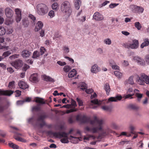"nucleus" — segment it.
<instances>
[{
	"mask_svg": "<svg viewBox=\"0 0 149 149\" xmlns=\"http://www.w3.org/2000/svg\"><path fill=\"white\" fill-rule=\"evenodd\" d=\"M81 121L83 123L89 122L93 125L92 128L88 126L85 127V130L87 131L95 133L101 131L102 129L104 120L102 119H98L96 116H95L93 120H90L89 118L84 116L82 118Z\"/></svg>",
	"mask_w": 149,
	"mask_h": 149,
	"instance_id": "1",
	"label": "nucleus"
},
{
	"mask_svg": "<svg viewBox=\"0 0 149 149\" xmlns=\"http://www.w3.org/2000/svg\"><path fill=\"white\" fill-rule=\"evenodd\" d=\"M73 131L72 129H70L68 133H66L65 132H53L52 131H49L47 132V133L50 135H53L56 138L59 139H61V141L63 143H69L68 139L70 140H72V142L74 143H77L79 141L78 137H77L72 136L71 135L68 137V135L70 134Z\"/></svg>",
	"mask_w": 149,
	"mask_h": 149,
	"instance_id": "2",
	"label": "nucleus"
},
{
	"mask_svg": "<svg viewBox=\"0 0 149 149\" xmlns=\"http://www.w3.org/2000/svg\"><path fill=\"white\" fill-rule=\"evenodd\" d=\"M61 9L68 17L70 16L72 13L70 3L68 1H65L62 3L61 6Z\"/></svg>",
	"mask_w": 149,
	"mask_h": 149,
	"instance_id": "3",
	"label": "nucleus"
},
{
	"mask_svg": "<svg viewBox=\"0 0 149 149\" xmlns=\"http://www.w3.org/2000/svg\"><path fill=\"white\" fill-rule=\"evenodd\" d=\"M139 45V42L138 40L134 39L132 40V42L128 41L124 43L123 46L125 48L128 49H137Z\"/></svg>",
	"mask_w": 149,
	"mask_h": 149,
	"instance_id": "4",
	"label": "nucleus"
},
{
	"mask_svg": "<svg viewBox=\"0 0 149 149\" xmlns=\"http://www.w3.org/2000/svg\"><path fill=\"white\" fill-rule=\"evenodd\" d=\"M48 12V8L45 4L41 3L37 6V12L40 15H43L46 14Z\"/></svg>",
	"mask_w": 149,
	"mask_h": 149,
	"instance_id": "5",
	"label": "nucleus"
},
{
	"mask_svg": "<svg viewBox=\"0 0 149 149\" xmlns=\"http://www.w3.org/2000/svg\"><path fill=\"white\" fill-rule=\"evenodd\" d=\"M11 65L15 68L16 69H19L23 65V62L22 60L18 59L10 63Z\"/></svg>",
	"mask_w": 149,
	"mask_h": 149,
	"instance_id": "6",
	"label": "nucleus"
},
{
	"mask_svg": "<svg viewBox=\"0 0 149 149\" xmlns=\"http://www.w3.org/2000/svg\"><path fill=\"white\" fill-rule=\"evenodd\" d=\"M15 11L16 14V20L17 22H18L22 19V11L20 9L17 8L15 9Z\"/></svg>",
	"mask_w": 149,
	"mask_h": 149,
	"instance_id": "7",
	"label": "nucleus"
},
{
	"mask_svg": "<svg viewBox=\"0 0 149 149\" xmlns=\"http://www.w3.org/2000/svg\"><path fill=\"white\" fill-rule=\"evenodd\" d=\"M93 18L96 20L100 21L103 19L102 15L97 12H96L93 15Z\"/></svg>",
	"mask_w": 149,
	"mask_h": 149,
	"instance_id": "8",
	"label": "nucleus"
},
{
	"mask_svg": "<svg viewBox=\"0 0 149 149\" xmlns=\"http://www.w3.org/2000/svg\"><path fill=\"white\" fill-rule=\"evenodd\" d=\"M122 98V97L120 95H117L115 97H111L108 99L107 103L110 102H116L120 100Z\"/></svg>",
	"mask_w": 149,
	"mask_h": 149,
	"instance_id": "9",
	"label": "nucleus"
},
{
	"mask_svg": "<svg viewBox=\"0 0 149 149\" xmlns=\"http://www.w3.org/2000/svg\"><path fill=\"white\" fill-rule=\"evenodd\" d=\"M5 12L6 17L8 18L11 17L13 16V12L12 10L9 8H6Z\"/></svg>",
	"mask_w": 149,
	"mask_h": 149,
	"instance_id": "10",
	"label": "nucleus"
},
{
	"mask_svg": "<svg viewBox=\"0 0 149 149\" xmlns=\"http://www.w3.org/2000/svg\"><path fill=\"white\" fill-rule=\"evenodd\" d=\"M14 93V91L11 90L2 91L0 89V96L6 95L10 96Z\"/></svg>",
	"mask_w": 149,
	"mask_h": 149,
	"instance_id": "11",
	"label": "nucleus"
},
{
	"mask_svg": "<svg viewBox=\"0 0 149 149\" xmlns=\"http://www.w3.org/2000/svg\"><path fill=\"white\" fill-rule=\"evenodd\" d=\"M31 54V52L29 51L24 49L23 50L21 53V55L23 58H28Z\"/></svg>",
	"mask_w": 149,
	"mask_h": 149,
	"instance_id": "12",
	"label": "nucleus"
},
{
	"mask_svg": "<svg viewBox=\"0 0 149 149\" xmlns=\"http://www.w3.org/2000/svg\"><path fill=\"white\" fill-rule=\"evenodd\" d=\"M18 85L20 88L23 89H25L28 88V86L26 83L24 81H20L18 83Z\"/></svg>",
	"mask_w": 149,
	"mask_h": 149,
	"instance_id": "13",
	"label": "nucleus"
},
{
	"mask_svg": "<svg viewBox=\"0 0 149 149\" xmlns=\"http://www.w3.org/2000/svg\"><path fill=\"white\" fill-rule=\"evenodd\" d=\"M134 59L141 65H145V62L144 60L138 56L134 57Z\"/></svg>",
	"mask_w": 149,
	"mask_h": 149,
	"instance_id": "14",
	"label": "nucleus"
},
{
	"mask_svg": "<svg viewBox=\"0 0 149 149\" xmlns=\"http://www.w3.org/2000/svg\"><path fill=\"white\" fill-rule=\"evenodd\" d=\"M43 25V23L40 21H39L36 23V25L35 28V31H38L41 29Z\"/></svg>",
	"mask_w": 149,
	"mask_h": 149,
	"instance_id": "15",
	"label": "nucleus"
},
{
	"mask_svg": "<svg viewBox=\"0 0 149 149\" xmlns=\"http://www.w3.org/2000/svg\"><path fill=\"white\" fill-rule=\"evenodd\" d=\"M74 6L77 10H79L81 5V1L80 0H74Z\"/></svg>",
	"mask_w": 149,
	"mask_h": 149,
	"instance_id": "16",
	"label": "nucleus"
},
{
	"mask_svg": "<svg viewBox=\"0 0 149 149\" xmlns=\"http://www.w3.org/2000/svg\"><path fill=\"white\" fill-rule=\"evenodd\" d=\"M142 74H141V77L138 76L136 81L139 84L143 85L145 84V80L144 79L142 78Z\"/></svg>",
	"mask_w": 149,
	"mask_h": 149,
	"instance_id": "17",
	"label": "nucleus"
},
{
	"mask_svg": "<svg viewBox=\"0 0 149 149\" xmlns=\"http://www.w3.org/2000/svg\"><path fill=\"white\" fill-rule=\"evenodd\" d=\"M104 89L106 92L107 95H109L110 92V86L108 83H106L104 85Z\"/></svg>",
	"mask_w": 149,
	"mask_h": 149,
	"instance_id": "18",
	"label": "nucleus"
},
{
	"mask_svg": "<svg viewBox=\"0 0 149 149\" xmlns=\"http://www.w3.org/2000/svg\"><path fill=\"white\" fill-rule=\"evenodd\" d=\"M35 102L37 103H39L40 104H44L45 102L44 100L42 98L39 97H36L35 100Z\"/></svg>",
	"mask_w": 149,
	"mask_h": 149,
	"instance_id": "19",
	"label": "nucleus"
},
{
	"mask_svg": "<svg viewBox=\"0 0 149 149\" xmlns=\"http://www.w3.org/2000/svg\"><path fill=\"white\" fill-rule=\"evenodd\" d=\"M99 70L97 64H95L93 65L91 69V72L94 73H96L97 72L99 71Z\"/></svg>",
	"mask_w": 149,
	"mask_h": 149,
	"instance_id": "20",
	"label": "nucleus"
},
{
	"mask_svg": "<svg viewBox=\"0 0 149 149\" xmlns=\"http://www.w3.org/2000/svg\"><path fill=\"white\" fill-rule=\"evenodd\" d=\"M30 79L31 81L33 83H36L38 81L37 76L36 74H33L31 75Z\"/></svg>",
	"mask_w": 149,
	"mask_h": 149,
	"instance_id": "21",
	"label": "nucleus"
},
{
	"mask_svg": "<svg viewBox=\"0 0 149 149\" xmlns=\"http://www.w3.org/2000/svg\"><path fill=\"white\" fill-rule=\"evenodd\" d=\"M43 78L45 81H48L49 82H54V80L51 77L48 76H47L46 75L43 76Z\"/></svg>",
	"mask_w": 149,
	"mask_h": 149,
	"instance_id": "22",
	"label": "nucleus"
},
{
	"mask_svg": "<svg viewBox=\"0 0 149 149\" xmlns=\"http://www.w3.org/2000/svg\"><path fill=\"white\" fill-rule=\"evenodd\" d=\"M142 78L144 79L145 83L149 84V76H148L144 74H142Z\"/></svg>",
	"mask_w": 149,
	"mask_h": 149,
	"instance_id": "23",
	"label": "nucleus"
},
{
	"mask_svg": "<svg viewBox=\"0 0 149 149\" xmlns=\"http://www.w3.org/2000/svg\"><path fill=\"white\" fill-rule=\"evenodd\" d=\"M149 45V41L148 38H146L144 40V41L142 43L141 45V47L143 48L144 47L148 46Z\"/></svg>",
	"mask_w": 149,
	"mask_h": 149,
	"instance_id": "24",
	"label": "nucleus"
},
{
	"mask_svg": "<svg viewBox=\"0 0 149 149\" xmlns=\"http://www.w3.org/2000/svg\"><path fill=\"white\" fill-rule=\"evenodd\" d=\"M76 74V71L75 69H73L68 74V77L69 78L74 77Z\"/></svg>",
	"mask_w": 149,
	"mask_h": 149,
	"instance_id": "25",
	"label": "nucleus"
},
{
	"mask_svg": "<svg viewBox=\"0 0 149 149\" xmlns=\"http://www.w3.org/2000/svg\"><path fill=\"white\" fill-rule=\"evenodd\" d=\"M129 109L133 110H137L139 108V107L135 104H131L128 106Z\"/></svg>",
	"mask_w": 149,
	"mask_h": 149,
	"instance_id": "26",
	"label": "nucleus"
},
{
	"mask_svg": "<svg viewBox=\"0 0 149 149\" xmlns=\"http://www.w3.org/2000/svg\"><path fill=\"white\" fill-rule=\"evenodd\" d=\"M40 56V52L37 51H35L33 53L32 58H33L36 59L39 57Z\"/></svg>",
	"mask_w": 149,
	"mask_h": 149,
	"instance_id": "27",
	"label": "nucleus"
},
{
	"mask_svg": "<svg viewBox=\"0 0 149 149\" xmlns=\"http://www.w3.org/2000/svg\"><path fill=\"white\" fill-rule=\"evenodd\" d=\"M8 145L10 147L14 149H18L19 148V146H18L10 142L8 143Z\"/></svg>",
	"mask_w": 149,
	"mask_h": 149,
	"instance_id": "28",
	"label": "nucleus"
},
{
	"mask_svg": "<svg viewBox=\"0 0 149 149\" xmlns=\"http://www.w3.org/2000/svg\"><path fill=\"white\" fill-rule=\"evenodd\" d=\"M45 114H43L37 118V120L38 121H43L45 118L47 117Z\"/></svg>",
	"mask_w": 149,
	"mask_h": 149,
	"instance_id": "29",
	"label": "nucleus"
},
{
	"mask_svg": "<svg viewBox=\"0 0 149 149\" xmlns=\"http://www.w3.org/2000/svg\"><path fill=\"white\" fill-rule=\"evenodd\" d=\"M15 81H14L10 82L8 85V87L10 89H13L15 88Z\"/></svg>",
	"mask_w": 149,
	"mask_h": 149,
	"instance_id": "30",
	"label": "nucleus"
},
{
	"mask_svg": "<svg viewBox=\"0 0 149 149\" xmlns=\"http://www.w3.org/2000/svg\"><path fill=\"white\" fill-rule=\"evenodd\" d=\"M69 104L70 105V108L75 109L77 106L76 102L73 99L71 100V104Z\"/></svg>",
	"mask_w": 149,
	"mask_h": 149,
	"instance_id": "31",
	"label": "nucleus"
},
{
	"mask_svg": "<svg viewBox=\"0 0 149 149\" xmlns=\"http://www.w3.org/2000/svg\"><path fill=\"white\" fill-rule=\"evenodd\" d=\"M137 7V6L131 5L130 6V8L133 12L135 13L136 12Z\"/></svg>",
	"mask_w": 149,
	"mask_h": 149,
	"instance_id": "32",
	"label": "nucleus"
},
{
	"mask_svg": "<svg viewBox=\"0 0 149 149\" xmlns=\"http://www.w3.org/2000/svg\"><path fill=\"white\" fill-rule=\"evenodd\" d=\"M144 11V8L141 6H138L137 7L136 13H142Z\"/></svg>",
	"mask_w": 149,
	"mask_h": 149,
	"instance_id": "33",
	"label": "nucleus"
},
{
	"mask_svg": "<svg viewBox=\"0 0 149 149\" xmlns=\"http://www.w3.org/2000/svg\"><path fill=\"white\" fill-rule=\"evenodd\" d=\"M14 138L16 140L22 142H26V140L24 139H23L21 137H19L18 136H15Z\"/></svg>",
	"mask_w": 149,
	"mask_h": 149,
	"instance_id": "34",
	"label": "nucleus"
},
{
	"mask_svg": "<svg viewBox=\"0 0 149 149\" xmlns=\"http://www.w3.org/2000/svg\"><path fill=\"white\" fill-rule=\"evenodd\" d=\"M110 133H113L115 134L116 135H118V134L116 133L114 131H113L111 129L108 128L106 130L105 134H107Z\"/></svg>",
	"mask_w": 149,
	"mask_h": 149,
	"instance_id": "35",
	"label": "nucleus"
},
{
	"mask_svg": "<svg viewBox=\"0 0 149 149\" xmlns=\"http://www.w3.org/2000/svg\"><path fill=\"white\" fill-rule=\"evenodd\" d=\"M81 86V89L83 90H84L87 88V85L84 82H82L80 84Z\"/></svg>",
	"mask_w": 149,
	"mask_h": 149,
	"instance_id": "36",
	"label": "nucleus"
},
{
	"mask_svg": "<svg viewBox=\"0 0 149 149\" xmlns=\"http://www.w3.org/2000/svg\"><path fill=\"white\" fill-rule=\"evenodd\" d=\"M134 26L138 30H140L142 27L141 24L139 22H136L134 23Z\"/></svg>",
	"mask_w": 149,
	"mask_h": 149,
	"instance_id": "37",
	"label": "nucleus"
},
{
	"mask_svg": "<svg viewBox=\"0 0 149 149\" xmlns=\"http://www.w3.org/2000/svg\"><path fill=\"white\" fill-rule=\"evenodd\" d=\"M134 76H132L130 77L128 79V82L130 84L132 85L134 84L133 80Z\"/></svg>",
	"mask_w": 149,
	"mask_h": 149,
	"instance_id": "38",
	"label": "nucleus"
},
{
	"mask_svg": "<svg viewBox=\"0 0 149 149\" xmlns=\"http://www.w3.org/2000/svg\"><path fill=\"white\" fill-rule=\"evenodd\" d=\"M135 96L137 97V100L138 101L140 102L141 98L143 97V95L141 94L136 93H135Z\"/></svg>",
	"mask_w": 149,
	"mask_h": 149,
	"instance_id": "39",
	"label": "nucleus"
},
{
	"mask_svg": "<svg viewBox=\"0 0 149 149\" xmlns=\"http://www.w3.org/2000/svg\"><path fill=\"white\" fill-rule=\"evenodd\" d=\"M101 108L103 110L106 111H109L111 110L110 107L108 106H104L102 107Z\"/></svg>",
	"mask_w": 149,
	"mask_h": 149,
	"instance_id": "40",
	"label": "nucleus"
},
{
	"mask_svg": "<svg viewBox=\"0 0 149 149\" xmlns=\"http://www.w3.org/2000/svg\"><path fill=\"white\" fill-rule=\"evenodd\" d=\"M6 33L5 28L3 26H0V36L4 35Z\"/></svg>",
	"mask_w": 149,
	"mask_h": 149,
	"instance_id": "41",
	"label": "nucleus"
},
{
	"mask_svg": "<svg viewBox=\"0 0 149 149\" xmlns=\"http://www.w3.org/2000/svg\"><path fill=\"white\" fill-rule=\"evenodd\" d=\"M129 128L130 130V133L131 134H136V132H135L134 131V130L135 129V127L134 126H133L132 125H130L129 127Z\"/></svg>",
	"mask_w": 149,
	"mask_h": 149,
	"instance_id": "42",
	"label": "nucleus"
},
{
	"mask_svg": "<svg viewBox=\"0 0 149 149\" xmlns=\"http://www.w3.org/2000/svg\"><path fill=\"white\" fill-rule=\"evenodd\" d=\"M71 69L70 67L68 65H65L63 68V70L66 72H68Z\"/></svg>",
	"mask_w": 149,
	"mask_h": 149,
	"instance_id": "43",
	"label": "nucleus"
},
{
	"mask_svg": "<svg viewBox=\"0 0 149 149\" xmlns=\"http://www.w3.org/2000/svg\"><path fill=\"white\" fill-rule=\"evenodd\" d=\"M114 73L115 75L118 78H121L122 76V73L118 71H115Z\"/></svg>",
	"mask_w": 149,
	"mask_h": 149,
	"instance_id": "44",
	"label": "nucleus"
},
{
	"mask_svg": "<svg viewBox=\"0 0 149 149\" xmlns=\"http://www.w3.org/2000/svg\"><path fill=\"white\" fill-rule=\"evenodd\" d=\"M104 42L107 45H110L111 44V41L110 39L107 38L104 40Z\"/></svg>",
	"mask_w": 149,
	"mask_h": 149,
	"instance_id": "45",
	"label": "nucleus"
},
{
	"mask_svg": "<svg viewBox=\"0 0 149 149\" xmlns=\"http://www.w3.org/2000/svg\"><path fill=\"white\" fill-rule=\"evenodd\" d=\"M10 113V112H9L7 114H4L3 115V116L7 118V119L8 120H9L10 119H13V118L11 116H10L9 115V114Z\"/></svg>",
	"mask_w": 149,
	"mask_h": 149,
	"instance_id": "46",
	"label": "nucleus"
},
{
	"mask_svg": "<svg viewBox=\"0 0 149 149\" xmlns=\"http://www.w3.org/2000/svg\"><path fill=\"white\" fill-rule=\"evenodd\" d=\"M111 127L114 129H116L118 128V126L114 122H112L111 123Z\"/></svg>",
	"mask_w": 149,
	"mask_h": 149,
	"instance_id": "47",
	"label": "nucleus"
},
{
	"mask_svg": "<svg viewBox=\"0 0 149 149\" xmlns=\"http://www.w3.org/2000/svg\"><path fill=\"white\" fill-rule=\"evenodd\" d=\"M11 51H8L5 52L3 54V56H4V57H6L11 54Z\"/></svg>",
	"mask_w": 149,
	"mask_h": 149,
	"instance_id": "48",
	"label": "nucleus"
},
{
	"mask_svg": "<svg viewBox=\"0 0 149 149\" xmlns=\"http://www.w3.org/2000/svg\"><path fill=\"white\" fill-rule=\"evenodd\" d=\"M53 9L56 10L58 9V4L57 3H54L52 5Z\"/></svg>",
	"mask_w": 149,
	"mask_h": 149,
	"instance_id": "49",
	"label": "nucleus"
},
{
	"mask_svg": "<svg viewBox=\"0 0 149 149\" xmlns=\"http://www.w3.org/2000/svg\"><path fill=\"white\" fill-rule=\"evenodd\" d=\"M23 24L25 27H27L29 24V22L25 19H23L22 20Z\"/></svg>",
	"mask_w": 149,
	"mask_h": 149,
	"instance_id": "50",
	"label": "nucleus"
},
{
	"mask_svg": "<svg viewBox=\"0 0 149 149\" xmlns=\"http://www.w3.org/2000/svg\"><path fill=\"white\" fill-rule=\"evenodd\" d=\"M93 104H99V102L97 99H95L93 100H91V103L90 104H91V105H92Z\"/></svg>",
	"mask_w": 149,
	"mask_h": 149,
	"instance_id": "51",
	"label": "nucleus"
},
{
	"mask_svg": "<svg viewBox=\"0 0 149 149\" xmlns=\"http://www.w3.org/2000/svg\"><path fill=\"white\" fill-rule=\"evenodd\" d=\"M76 100L79 106H82L83 105V102L82 100L78 98H77Z\"/></svg>",
	"mask_w": 149,
	"mask_h": 149,
	"instance_id": "52",
	"label": "nucleus"
},
{
	"mask_svg": "<svg viewBox=\"0 0 149 149\" xmlns=\"http://www.w3.org/2000/svg\"><path fill=\"white\" fill-rule=\"evenodd\" d=\"M19 54H14L10 56L9 58L13 60L16 58H18L19 57Z\"/></svg>",
	"mask_w": 149,
	"mask_h": 149,
	"instance_id": "53",
	"label": "nucleus"
},
{
	"mask_svg": "<svg viewBox=\"0 0 149 149\" xmlns=\"http://www.w3.org/2000/svg\"><path fill=\"white\" fill-rule=\"evenodd\" d=\"M30 66L26 64H25L22 68V70L24 71H26L29 68Z\"/></svg>",
	"mask_w": 149,
	"mask_h": 149,
	"instance_id": "54",
	"label": "nucleus"
},
{
	"mask_svg": "<svg viewBox=\"0 0 149 149\" xmlns=\"http://www.w3.org/2000/svg\"><path fill=\"white\" fill-rule=\"evenodd\" d=\"M32 110L36 111H38L40 110V107L39 106H35L33 107Z\"/></svg>",
	"mask_w": 149,
	"mask_h": 149,
	"instance_id": "55",
	"label": "nucleus"
},
{
	"mask_svg": "<svg viewBox=\"0 0 149 149\" xmlns=\"http://www.w3.org/2000/svg\"><path fill=\"white\" fill-rule=\"evenodd\" d=\"M77 111V109H72L70 110H67L66 111V113H69L72 112L74 111Z\"/></svg>",
	"mask_w": 149,
	"mask_h": 149,
	"instance_id": "56",
	"label": "nucleus"
},
{
	"mask_svg": "<svg viewBox=\"0 0 149 149\" xmlns=\"http://www.w3.org/2000/svg\"><path fill=\"white\" fill-rule=\"evenodd\" d=\"M119 4L118 3H111L109 6V7L110 8H113L115 7L116 6Z\"/></svg>",
	"mask_w": 149,
	"mask_h": 149,
	"instance_id": "57",
	"label": "nucleus"
},
{
	"mask_svg": "<svg viewBox=\"0 0 149 149\" xmlns=\"http://www.w3.org/2000/svg\"><path fill=\"white\" fill-rule=\"evenodd\" d=\"M40 51L41 53V55H42L44 54L46 51V49L44 47H41L40 49Z\"/></svg>",
	"mask_w": 149,
	"mask_h": 149,
	"instance_id": "58",
	"label": "nucleus"
},
{
	"mask_svg": "<svg viewBox=\"0 0 149 149\" xmlns=\"http://www.w3.org/2000/svg\"><path fill=\"white\" fill-rule=\"evenodd\" d=\"M48 15L51 18L53 17L54 16V11L53 10H51L49 12Z\"/></svg>",
	"mask_w": 149,
	"mask_h": 149,
	"instance_id": "59",
	"label": "nucleus"
},
{
	"mask_svg": "<svg viewBox=\"0 0 149 149\" xmlns=\"http://www.w3.org/2000/svg\"><path fill=\"white\" fill-rule=\"evenodd\" d=\"M57 63L61 66H64L66 64L65 62H62L61 61H58L57 62Z\"/></svg>",
	"mask_w": 149,
	"mask_h": 149,
	"instance_id": "60",
	"label": "nucleus"
},
{
	"mask_svg": "<svg viewBox=\"0 0 149 149\" xmlns=\"http://www.w3.org/2000/svg\"><path fill=\"white\" fill-rule=\"evenodd\" d=\"M134 95V93H130V94H128L127 95H126L125 96V98L126 99L128 98H129L130 97V99L133 98V97L132 96Z\"/></svg>",
	"mask_w": 149,
	"mask_h": 149,
	"instance_id": "61",
	"label": "nucleus"
},
{
	"mask_svg": "<svg viewBox=\"0 0 149 149\" xmlns=\"http://www.w3.org/2000/svg\"><path fill=\"white\" fill-rule=\"evenodd\" d=\"M29 17L30 19H31L34 22L36 20V18L35 16L31 14L29 15Z\"/></svg>",
	"mask_w": 149,
	"mask_h": 149,
	"instance_id": "62",
	"label": "nucleus"
},
{
	"mask_svg": "<svg viewBox=\"0 0 149 149\" xmlns=\"http://www.w3.org/2000/svg\"><path fill=\"white\" fill-rule=\"evenodd\" d=\"M134 93V92H133V89L132 88H130L128 89L127 92V94Z\"/></svg>",
	"mask_w": 149,
	"mask_h": 149,
	"instance_id": "63",
	"label": "nucleus"
},
{
	"mask_svg": "<svg viewBox=\"0 0 149 149\" xmlns=\"http://www.w3.org/2000/svg\"><path fill=\"white\" fill-rule=\"evenodd\" d=\"M6 133L3 130H0V135L2 137H4L6 135Z\"/></svg>",
	"mask_w": 149,
	"mask_h": 149,
	"instance_id": "64",
	"label": "nucleus"
}]
</instances>
